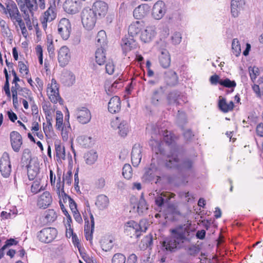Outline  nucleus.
<instances>
[{
    "mask_svg": "<svg viewBox=\"0 0 263 263\" xmlns=\"http://www.w3.org/2000/svg\"><path fill=\"white\" fill-rule=\"evenodd\" d=\"M43 190L42 186L40 187V182L39 181H34L31 186V192L34 194H36Z\"/></svg>",
    "mask_w": 263,
    "mask_h": 263,
    "instance_id": "obj_55",
    "label": "nucleus"
},
{
    "mask_svg": "<svg viewBox=\"0 0 263 263\" xmlns=\"http://www.w3.org/2000/svg\"><path fill=\"white\" fill-rule=\"evenodd\" d=\"M96 23V17H82V23L86 30H90L92 29Z\"/></svg>",
    "mask_w": 263,
    "mask_h": 263,
    "instance_id": "obj_40",
    "label": "nucleus"
},
{
    "mask_svg": "<svg viewBox=\"0 0 263 263\" xmlns=\"http://www.w3.org/2000/svg\"><path fill=\"white\" fill-rule=\"evenodd\" d=\"M157 168L155 165L151 163L148 168L145 169V172L143 175V177L148 180H151L155 177V172L156 171Z\"/></svg>",
    "mask_w": 263,
    "mask_h": 263,
    "instance_id": "obj_42",
    "label": "nucleus"
},
{
    "mask_svg": "<svg viewBox=\"0 0 263 263\" xmlns=\"http://www.w3.org/2000/svg\"><path fill=\"white\" fill-rule=\"evenodd\" d=\"M112 263H125L126 261L125 256L122 253H116L112 258Z\"/></svg>",
    "mask_w": 263,
    "mask_h": 263,
    "instance_id": "obj_51",
    "label": "nucleus"
},
{
    "mask_svg": "<svg viewBox=\"0 0 263 263\" xmlns=\"http://www.w3.org/2000/svg\"><path fill=\"white\" fill-rule=\"evenodd\" d=\"M43 221L45 223L54 221L57 218V214L53 209H49L45 212L43 216Z\"/></svg>",
    "mask_w": 263,
    "mask_h": 263,
    "instance_id": "obj_35",
    "label": "nucleus"
},
{
    "mask_svg": "<svg viewBox=\"0 0 263 263\" xmlns=\"http://www.w3.org/2000/svg\"><path fill=\"white\" fill-rule=\"evenodd\" d=\"M136 42L134 38L130 37L122 39L121 46L124 52L132 50L136 47Z\"/></svg>",
    "mask_w": 263,
    "mask_h": 263,
    "instance_id": "obj_26",
    "label": "nucleus"
},
{
    "mask_svg": "<svg viewBox=\"0 0 263 263\" xmlns=\"http://www.w3.org/2000/svg\"><path fill=\"white\" fill-rule=\"evenodd\" d=\"M105 48L98 47L96 51V61L99 65L104 64L106 61Z\"/></svg>",
    "mask_w": 263,
    "mask_h": 263,
    "instance_id": "obj_33",
    "label": "nucleus"
},
{
    "mask_svg": "<svg viewBox=\"0 0 263 263\" xmlns=\"http://www.w3.org/2000/svg\"><path fill=\"white\" fill-rule=\"evenodd\" d=\"M63 8L67 13L74 14L79 11V4L72 0H66L63 4Z\"/></svg>",
    "mask_w": 263,
    "mask_h": 263,
    "instance_id": "obj_24",
    "label": "nucleus"
},
{
    "mask_svg": "<svg viewBox=\"0 0 263 263\" xmlns=\"http://www.w3.org/2000/svg\"><path fill=\"white\" fill-rule=\"evenodd\" d=\"M46 119L47 121V125L45 126V123H43V130L45 134L46 135L47 133L48 132H50L52 129V112L51 111H48L47 114H46Z\"/></svg>",
    "mask_w": 263,
    "mask_h": 263,
    "instance_id": "obj_45",
    "label": "nucleus"
},
{
    "mask_svg": "<svg viewBox=\"0 0 263 263\" xmlns=\"http://www.w3.org/2000/svg\"><path fill=\"white\" fill-rule=\"evenodd\" d=\"M61 135L62 136V138L63 140H67L68 138V133L69 132V130L70 129V126H69L67 128L63 127L61 128Z\"/></svg>",
    "mask_w": 263,
    "mask_h": 263,
    "instance_id": "obj_61",
    "label": "nucleus"
},
{
    "mask_svg": "<svg viewBox=\"0 0 263 263\" xmlns=\"http://www.w3.org/2000/svg\"><path fill=\"white\" fill-rule=\"evenodd\" d=\"M96 40L98 48H106L107 46L106 35V32L104 30H101L98 32Z\"/></svg>",
    "mask_w": 263,
    "mask_h": 263,
    "instance_id": "obj_37",
    "label": "nucleus"
},
{
    "mask_svg": "<svg viewBox=\"0 0 263 263\" xmlns=\"http://www.w3.org/2000/svg\"><path fill=\"white\" fill-rule=\"evenodd\" d=\"M165 89L163 86L155 89L151 95V102L155 106H160L162 105L164 101Z\"/></svg>",
    "mask_w": 263,
    "mask_h": 263,
    "instance_id": "obj_8",
    "label": "nucleus"
},
{
    "mask_svg": "<svg viewBox=\"0 0 263 263\" xmlns=\"http://www.w3.org/2000/svg\"><path fill=\"white\" fill-rule=\"evenodd\" d=\"M234 106V103L232 101L228 103L225 98H222L221 96L219 97L218 107L221 111L228 112L231 111L233 110Z\"/></svg>",
    "mask_w": 263,
    "mask_h": 263,
    "instance_id": "obj_29",
    "label": "nucleus"
},
{
    "mask_svg": "<svg viewBox=\"0 0 263 263\" xmlns=\"http://www.w3.org/2000/svg\"><path fill=\"white\" fill-rule=\"evenodd\" d=\"M71 177L72 172L71 171H69L66 175H63L62 182H66V184L69 185L71 183Z\"/></svg>",
    "mask_w": 263,
    "mask_h": 263,
    "instance_id": "obj_58",
    "label": "nucleus"
},
{
    "mask_svg": "<svg viewBox=\"0 0 263 263\" xmlns=\"http://www.w3.org/2000/svg\"><path fill=\"white\" fill-rule=\"evenodd\" d=\"M5 4L6 10L10 16H21L17 6L14 1L7 0Z\"/></svg>",
    "mask_w": 263,
    "mask_h": 263,
    "instance_id": "obj_30",
    "label": "nucleus"
},
{
    "mask_svg": "<svg viewBox=\"0 0 263 263\" xmlns=\"http://www.w3.org/2000/svg\"><path fill=\"white\" fill-rule=\"evenodd\" d=\"M249 74L252 81L254 82L257 76L259 74V70L256 67H249Z\"/></svg>",
    "mask_w": 263,
    "mask_h": 263,
    "instance_id": "obj_53",
    "label": "nucleus"
},
{
    "mask_svg": "<svg viewBox=\"0 0 263 263\" xmlns=\"http://www.w3.org/2000/svg\"><path fill=\"white\" fill-rule=\"evenodd\" d=\"M170 231L171 235L164 240L162 247L166 251L173 252L177 250L181 243L188 240L186 236L187 229L183 226H179Z\"/></svg>",
    "mask_w": 263,
    "mask_h": 263,
    "instance_id": "obj_1",
    "label": "nucleus"
},
{
    "mask_svg": "<svg viewBox=\"0 0 263 263\" xmlns=\"http://www.w3.org/2000/svg\"><path fill=\"white\" fill-rule=\"evenodd\" d=\"M58 3L60 0H58ZM49 7L47 11L44 12V16H55L57 13V7H56V0H49Z\"/></svg>",
    "mask_w": 263,
    "mask_h": 263,
    "instance_id": "obj_38",
    "label": "nucleus"
},
{
    "mask_svg": "<svg viewBox=\"0 0 263 263\" xmlns=\"http://www.w3.org/2000/svg\"><path fill=\"white\" fill-rule=\"evenodd\" d=\"M142 147L139 144H135L131 153V160L134 166H138L142 159Z\"/></svg>",
    "mask_w": 263,
    "mask_h": 263,
    "instance_id": "obj_18",
    "label": "nucleus"
},
{
    "mask_svg": "<svg viewBox=\"0 0 263 263\" xmlns=\"http://www.w3.org/2000/svg\"><path fill=\"white\" fill-rule=\"evenodd\" d=\"M56 156L59 159H64L65 158V147L62 146L60 142H54Z\"/></svg>",
    "mask_w": 263,
    "mask_h": 263,
    "instance_id": "obj_43",
    "label": "nucleus"
},
{
    "mask_svg": "<svg viewBox=\"0 0 263 263\" xmlns=\"http://www.w3.org/2000/svg\"><path fill=\"white\" fill-rule=\"evenodd\" d=\"M47 92L51 102L53 103L59 102L60 104L63 103V100L59 95L58 84L54 79H52L51 83L48 84Z\"/></svg>",
    "mask_w": 263,
    "mask_h": 263,
    "instance_id": "obj_5",
    "label": "nucleus"
},
{
    "mask_svg": "<svg viewBox=\"0 0 263 263\" xmlns=\"http://www.w3.org/2000/svg\"><path fill=\"white\" fill-rule=\"evenodd\" d=\"M166 11L165 3L162 1L157 2L154 5L152 10V15L153 16H158L160 15L163 16Z\"/></svg>",
    "mask_w": 263,
    "mask_h": 263,
    "instance_id": "obj_25",
    "label": "nucleus"
},
{
    "mask_svg": "<svg viewBox=\"0 0 263 263\" xmlns=\"http://www.w3.org/2000/svg\"><path fill=\"white\" fill-rule=\"evenodd\" d=\"M0 172L2 175L8 177L11 172V165L9 156L8 153H4L0 160Z\"/></svg>",
    "mask_w": 263,
    "mask_h": 263,
    "instance_id": "obj_9",
    "label": "nucleus"
},
{
    "mask_svg": "<svg viewBox=\"0 0 263 263\" xmlns=\"http://www.w3.org/2000/svg\"><path fill=\"white\" fill-rule=\"evenodd\" d=\"M18 67L20 72L23 74H27L29 72V69L27 66L22 61L18 62Z\"/></svg>",
    "mask_w": 263,
    "mask_h": 263,
    "instance_id": "obj_59",
    "label": "nucleus"
},
{
    "mask_svg": "<svg viewBox=\"0 0 263 263\" xmlns=\"http://www.w3.org/2000/svg\"><path fill=\"white\" fill-rule=\"evenodd\" d=\"M221 80L222 79H220V77L217 74L212 76L210 79L211 83L214 85H216L218 83L219 84V82H220Z\"/></svg>",
    "mask_w": 263,
    "mask_h": 263,
    "instance_id": "obj_62",
    "label": "nucleus"
},
{
    "mask_svg": "<svg viewBox=\"0 0 263 263\" xmlns=\"http://www.w3.org/2000/svg\"><path fill=\"white\" fill-rule=\"evenodd\" d=\"M52 197L49 192H44L39 198L37 205L40 208L46 209L52 203Z\"/></svg>",
    "mask_w": 263,
    "mask_h": 263,
    "instance_id": "obj_21",
    "label": "nucleus"
},
{
    "mask_svg": "<svg viewBox=\"0 0 263 263\" xmlns=\"http://www.w3.org/2000/svg\"><path fill=\"white\" fill-rule=\"evenodd\" d=\"M71 29V24L69 20L66 17H63L58 25V32L63 39L66 40L69 38Z\"/></svg>",
    "mask_w": 263,
    "mask_h": 263,
    "instance_id": "obj_10",
    "label": "nucleus"
},
{
    "mask_svg": "<svg viewBox=\"0 0 263 263\" xmlns=\"http://www.w3.org/2000/svg\"><path fill=\"white\" fill-rule=\"evenodd\" d=\"M182 36L180 33L176 32L171 37L172 42L174 45H178L181 41Z\"/></svg>",
    "mask_w": 263,
    "mask_h": 263,
    "instance_id": "obj_56",
    "label": "nucleus"
},
{
    "mask_svg": "<svg viewBox=\"0 0 263 263\" xmlns=\"http://www.w3.org/2000/svg\"><path fill=\"white\" fill-rule=\"evenodd\" d=\"M121 100L119 97H112L108 103V111L111 114L118 112L121 109Z\"/></svg>",
    "mask_w": 263,
    "mask_h": 263,
    "instance_id": "obj_22",
    "label": "nucleus"
},
{
    "mask_svg": "<svg viewBox=\"0 0 263 263\" xmlns=\"http://www.w3.org/2000/svg\"><path fill=\"white\" fill-rule=\"evenodd\" d=\"M232 49L233 54L238 57L241 52L240 45L238 39H234L232 43Z\"/></svg>",
    "mask_w": 263,
    "mask_h": 263,
    "instance_id": "obj_49",
    "label": "nucleus"
},
{
    "mask_svg": "<svg viewBox=\"0 0 263 263\" xmlns=\"http://www.w3.org/2000/svg\"><path fill=\"white\" fill-rule=\"evenodd\" d=\"M106 72L109 74L113 73L115 69V66L112 62L109 61L107 63L105 66Z\"/></svg>",
    "mask_w": 263,
    "mask_h": 263,
    "instance_id": "obj_60",
    "label": "nucleus"
},
{
    "mask_svg": "<svg viewBox=\"0 0 263 263\" xmlns=\"http://www.w3.org/2000/svg\"><path fill=\"white\" fill-rule=\"evenodd\" d=\"M47 51L49 53V56L50 58H53L55 55L54 53V47L53 44V41L49 36L47 37Z\"/></svg>",
    "mask_w": 263,
    "mask_h": 263,
    "instance_id": "obj_47",
    "label": "nucleus"
},
{
    "mask_svg": "<svg viewBox=\"0 0 263 263\" xmlns=\"http://www.w3.org/2000/svg\"><path fill=\"white\" fill-rule=\"evenodd\" d=\"M164 79L166 85L171 87L176 86L178 82L177 74L176 72L172 70L164 72Z\"/></svg>",
    "mask_w": 263,
    "mask_h": 263,
    "instance_id": "obj_19",
    "label": "nucleus"
},
{
    "mask_svg": "<svg viewBox=\"0 0 263 263\" xmlns=\"http://www.w3.org/2000/svg\"><path fill=\"white\" fill-rule=\"evenodd\" d=\"M10 140L12 149L15 152H19L23 144L22 136L17 132L12 131L10 134Z\"/></svg>",
    "mask_w": 263,
    "mask_h": 263,
    "instance_id": "obj_13",
    "label": "nucleus"
},
{
    "mask_svg": "<svg viewBox=\"0 0 263 263\" xmlns=\"http://www.w3.org/2000/svg\"><path fill=\"white\" fill-rule=\"evenodd\" d=\"M256 132L257 136L259 137H263V123H259L256 128Z\"/></svg>",
    "mask_w": 263,
    "mask_h": 263,
    "instance_id": "obj_63",
    "label": "nucleus"
},
{
    "mask_svg": "<svg viewBox=\"0 0 263 263\" xmlns=\"http://www.w3.org/2000/svg\"><path fill=\"white\" fill-rule=\"evenodd\" d=\"M71 55L69 49L66 46L61 47L58 52V60L61 67L65 66L69 63Z\"/></svg>",
    "mask_w": 263,
    "mask_h": 263,
    "instance_id": "obj_12",
    "label": "nucleus"
},
{
    "mask_svg": "<svg viewBox=\"0 0 263 263\" xmlns=\"http://www.w3.org/2000/svg\"><path fill=\"white\" fill-rule=\"evenodd\" d=\"M174 196L175 195L172 193L163 192L155 197V203L158 206L162 207L165 203H168Z\"/></svg>",
    "mask_w": 263,
    "mask_h": 263,
    "instance_id": "obj_20",
    "label": "nucleus"
},
{
    "mask_svg": "<svg viewBox=\"0 0 263 263\" xmlns=\"http://www.w3.org/2000/svg\"><path fill=\"white\" fill-rule=\"evenodd\" d=\"M20 5V8L26 16H33L34 11H36L37 8L35 1L31 2L30 0H16Z\"/></svg>",
    "mask_w": 263,
    "mask_h": 263,
    "instance_id": "obj_6",
    "label": "nucleus"
},
{
    "mask_svg": "<svg viewBox=\"0 0 263 263\" xmlns=\"http://www.w3.org/2000/svg\"><path fill=\"white\" fill-rule=\"evenodd\" d=\"M183 98L182 93L177 90H173L170 91L166 96L167 103L169 105H179L180 100Z\"/></svg>",
    "mask_w": 263,
    "mask_h": 263,
    "instance_id": "obj_16",
    "label": "nucleus"
},
{
    "mask_svg": "<svg viewBox=\"0 0 263 263\" xmlns=\"http://www.w3.org/2000/svg\"><path fill=\"white\" fill-rule=\"evenodd\" d=\"M111 126L114 127L117 126L118 129V133L122 137H126L129 132V125L127 122L123 120L119 123L118 118H117L115 121L112 122Z\"/></svg>",
    "mask_w": 263,
    "mask_h": 263,
    "instance_id": "obj_15",
    "label": "nucleus"
},
{
    "mask_svg": "<svg viewBox=\"0 0 263 263\" xmlns=\"http://www.w3.org/2000/svg\"><path fill=\"white\" fill-rule=\"evenodd\" d=\"M145 223V221L143 220L140 221L139 223L133 220L129 221L124 225L125 233L130 237L138 238L141 235L142 232H144L147 229L146 227H143Z\"/></svg>",
    "mask_w": 263,
    "mask_h": 263,
    "instance_id": "obj_3",
    "label": "nucleus"
},
{
    "mask_svg": "<svg viewBox=\"0 0 263 263\" xmlns=\"http://www.w3.org/2000/svg\"><path fill=\"white\" fill-rule=\"evenodd\" d=\"M86 157H87L86 159V162L88 164H93L96 161L97 158V156L96 153L87 154Z\"/></svg>",
    "mask_w": 263,
    "mask_h": 263,
    "instance_id": "obj_57",
    "label": "nucleus"
},
{
    "mask_svg": "<svg viewBox=\"0 0 263 263\" xmlns=\"http://www.w3.org/2000/svg\"><path fill=\"white\" fill-rule=\"evenodd\" d=\"M58 232L54 228H44L40 231L38 234L39 239L45 243H49L52 241L57 236Z\"/></svg>",
    "mask_w": 263,
    "mask_h": 263,
    "instance_id": "obj_7",
    "label": "nucleus"
},
{
    "mask_svg": "<svg viewBox=\"0 0 263 263\" xmlns=\"http://www.w3.org/2000/svg\"><path fill=\"white\" fill-rule=\"evenodd\" d=\"M92 10L95 16H105L108 11V5L104 2L97 1L93 3Z\"/></svg>",
    "mask_w": 263,
    "mask_h": 263,
    "instance_id": "obj_14",
    "label": "nucleus"
},
{
    "mask_svg": "<svg viewBox=\"0 0 263 263\" xmlns=\"http://www.w3.org/2000/svg\"><path fill=\"white\" fill-rule=\"evenodd\" d=\"M137 212L139 215H141L145 213L148 210V204L146 203L143 194H141L140 198L136 204Z\"/></svg>",
    "mask_w": 263,
    "mask_h": 263,
    "instance_id": "obj_31",
    "label": "nucleus"
},
{
    "mask_svg": "<svg viewBox=\"0 0 263 263\" xmlns=\"http://www.w3.org/2000/svg\"><path fill=\"white\" fill-rule=\"evenodd\" d=\"M156 34L155 28L153 26H148L141 32L140 39L144 43L149 42Z\"/></svg>",
    "mask_w": 263,
    "mask_h": 263,
    "instance_id": "obj_23",
    "label": "nucleus"
},
{
    "mask_svg": "<svg viewBox=\"0 0 263 263\" xmlns=\"http://www.w3.org/2000/svg\"><path fill=\"white\" fill-rule=\"evenodd\" d=\"M122 175L126 179H129L133 175L132 166L128 164H125L122 168Z\"/></svg>",
    "mask_w": 263,
    "mask_h": 263,
    "instance_id": "obj_48",
    "label": "nucleus"
},
{
    "mask_svg": "<svg viewBox=\"0 0 263 263\" xmlns=\"http://www.w3.org/2000/svg\"><path fill=\"white\" fill-rule=\"evenodd\" d=\"M97 186L99 189H102L105 185V180L104 178H100L98 179L96 183Z\"/></svg>",
    "mask_w": 263,
    "mask_h": 263,
    "instance_id": "obj_64",
    "label": "nucleus"
},
{
    "mask_svg": "<svg viewBox=\"0 0 263 263\" xmlns=\"http://www.w3.org/2000/svg\"><path fill=\"white\" fill-rule=\"evenodd\" d=\"M76 116L78 121L84 124L89 122L91 119L90 110L85 107L78 108L76 111Z\"/></svg>",
    "mask_w": 263,
    "mask_h": 263,
    "instance_id": "obj_11",
    "label": "nucleus"
},
{
    "mask_svg": "<svg viewBox=\"0 0 263 263\" xmlns=\"http://www.w3.org/2000/svg\"><path fill=\"white\" fill-rule=\"evenodd\" d=\"M31 160V153L29 148H26L23 151L21 163L23 166H26L28 170V176L29 180H33L39 174L40 168L36 166L34 168H31L32 166L30 164Z\"/></svg>",
    "mask_w": 263,
    "mask_h": 263,
    "instance_id": "obj_4",
    "label": "nucleus"
},
{
    "mask_svg": "<svg viewBox=\"0 0 263 263\" xmlns=\"http://www.w3.org/2000/svg\"><path fill=\"white\" fill-rule=\"evenodd\" d=\"M79 143L85 147H89L92 144V138L91 137L83 135L78 138Z\"/></svg>",
    "mask_w": 263,
    "mask_h": 263,
    "instance_id": "obj_44",
    "label": "nucleus"
},
{
    "mask_svg": "<svg viewBox=\"0 0 263 263\" xmlns=\"http://www.w3.org/2000/svg\"><path fill=\"white\" fill-rule=\"evenodd\" d=\"M242 3L245 4L244 1L241 0H232L231 3V13L233 16H236L238 15V12L241 9Z\"/></svg>",
    "mask_w": 263,
    "mask_h": 263,
    "instance_id": "obj_39",
    "label": "nucleus"
},
{
    "mask_svg": "<svg viewBox=\"0 0 263 263\" xmlns=\"http://www.w3.org/2000/svg\"><path fill=\"white\" fill-rule=\"evenodd\" d=\"M109 204L108 198L104 195H100L97 197L96 205L100 210L106 208Z\"/></svg>",
    "mask_w": 263,
    "mask_h": 263,
    "instance_id": "obj_34",
    "label": "nucleus"
},
{
    "mask_svg": "<svg viewBox=\"0 0 263 263\" xmlns=\"http://www.w3.org/2000/svg\"><path fill=\"white\" fill-rule=\"evenodd\" d=\"M90 222H91V231L89 233V226L88 224L85 226L84 227V232L85 237L87 240H91L92 239V233L94 230L95 228V220L93 217V215L91 213H90Z\"/></svg>",
    "mask_w": 263,
    "mask_h": 263,
    "instance_id": "obj_41",
    "label": "nucleus"
},
{
    "mask_svg": "<svg viewBox=\"0 0 263 263\" xmlns=\"http://www.w3.org/2000/svg\"><path fill=\"white\" fill-rule=\"evenodd\" d=\"M219 84L229 88H232L231 90H228V93L232 92L234 91V88L236 86V83L235 81H231L228 78H226L225 79H222L220 82H219Z\"/></svg>",
    "mask_w": 263,
    "mask_h": 263,
    "instance_id": "obj_46",
    "label": "nucleus"
},
{
    "mask_svg": "<svg viewBox=\"0 0 263 263\" xmlns=\"http://www.w3.org/2000/svg\"><path fill=\"white\" fill-rule=\"evenodd\" d=\"M156 136V134L152 135L150 145L153 148L154 147H155V148H157L158 151L161 152L160 147L161 146L160 140L161 139V138H157Z\"/></svg>",
    "mask_w": 263,
    "mask_h": 263,
    "instance_id": "obj_50",
    "label": "nucleus"
},
{
    "mask_svg": "<svg viewBox=\"0 0 263 263\" xmlns=\"http://www.w3.org/2000/svg\"><path fill=\"white\" fill-rule=\"evenodd\" d=\"M168 159L166 160L165 166L168 168L176 167L177 169L182 172L191 171L193 168L194 162L189 158H185L179 164V159L177 153L173 152L171 155H168Z\"/></svg>",
    "mask_w": 263,
    "mask_h": 263,
    "instance_id": "obj_2",
    "label": "nucleus"
},
{
    "mask_svg": "<svg viewBox=\"0 0 263 263\" xmlns=\"http://www.w3.org/2000/svg\"><path fill=\"white\" fill-rule=\"evenodd\" d=\"M58 175H59V176L55 185L56 192L59 196H61V192L64 191V183L61 181L60 175L58 174Z\"/></svg>",
    "mask_w": 263,
    "mask_h": 263,
    "instance_id": "obj_54",
    "label": "nucleus"
},
{
    "mask_svg": "<svg viewBox=\"0 0 263 263\" xmlns=\"http://www.w3.org/2000/svg\"><path fill=\"white\" fill-rule=\"evenodd\" d=\"M149 7L146 4L139 5L133 11V16H145L147 15Z\"/></svg>",
    "mask_w": 263,
    "mask_h": 263,
    "instance_id": "obj_36",
    "label": "nucleus"
},
{
    "mask_svg": "<svg viewBox=\"0 0 263 263\" xmlns=\"http://www.w3.org/2000/svg\"><path fill=\"white\" fill-rule=\"evenodd\" d=\"M159 63L161 66L164 68H168L171 64V57L169 52L163 49L161 51V54L159 57Z\"/></svg>",
    "mask_w": 263,
    "mask_h": 263,
    "instance_id": "obj_28",
    "label": "nucleus"
},
{
    "mask_svg": "<svg viewBox=\"0 0 263 263\" xmlns=\"http://www.w3.org/2000/svg\"><path fill=\"white\" fill-rule=\"evenodd\" d=\"M63 121V114L60 111L56 112V124L55 127L57 129L60 130L62 128Z\"/></svg>",
    "mask_w": 263,
    "mask_h": 263,
    "instance_id": "obj_52",
    "label": "nucleus"
},
{
    "mask_svg": "<svg viewBox=\"0 0 263 263\" xmlns=\"http://www.w3.org/2000/svg\"><path fill=\"white\" fill-rule=\"evenodd\" d=\"M161 134L163 136V141L168 145H172V146L173 147L172 148L171 154L170 155H171L172 152L174 151L175 152V153H178L179 152V148L175 145L174 138L172 133L167 130H162L161 132L159 131V135L160 137Z\"/></svg>",
    "mask_w": 263,
    "mask_h": 263,
    "instance_id": "obj_17",
    "label": "nucleus"
},
{
    "mask_svg": "<svg viewBox=\"0 0 263 263\" xmlns=\"http://www.w3.org/2000/svg\"><path fill=\"white\" fill-rule=\"evenodd\" d=\"M143 26L142 22L136 21L132 23L128 27V35L131 37L134 38L141 31Z\"/></svg>",
    "mask_w": 263,
    "mask_h": 263,
    "instance_id": "obj_27",
    "label": "nucleus"
},
{
    "mask_svg": "<svg viewBox=\"0 0 263 263\" xmlns=\"http://www.w3.org/2000/svg\"><path fill=\"white\" fill-rule=\"evenodd\" d=\"M166 214L168 216L172 217L173 220H176L178 216L181 215V213L179 211L178 207L173 204H169L166 209Z\"/></svg>",
    "mask_w": 263,
    "mask_h": 263,
    "instance_id": "obj_32",
    "label": "nucleus"
}]
</instances>
